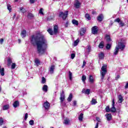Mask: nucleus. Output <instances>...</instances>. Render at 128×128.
I'll return each instance as SVG.
<instances>
[{
    "mask_svg": "<svg viewBox=\"0 0 128 128\" xmlns=\"http://www.w3.org/2000/svg\"><path fill=\"white\" fill-rule=\"evenodd\" d=\"M30 42L32 46H36L37 52L40 56L44 54L48 48V40L44 35L38 33L31 36Z\"/></svg>",
    "mask_w": 128,
    "mask_h": 128,
    "instance_id": "nucleus-1",
    "label": "nucleus"
},
{
    "mask_svg": "<svg viewBox=\"0 0 128 128\" xmlns=\"http://www.w3.org/2000/svg\"><path fill=\"white\" fill-rule=\"evenodd\" d=\"M106 65H104L102 66V68H101V80L102 82V80H104V76H106V72H108V70H106Z\"/></svg>",
    "mask_w": 128,
    "mask_h": 128,
    "instance_id": "nucleus-2",
    "label": "nucleus"
},
{
    "mask_svg": "<svg viewBox=\"0 0 128 128\" xmlns=\"http://www.w3.org/2000/svg\"><path fill=\"white\" fill-rule=\"evenodd\" d=\"M68 16V11H66L64 12H60L59 14L60 18H62L64 20H66Z\"/></svg>",
    "mask_w": 128,
    "mask_h": 128,
    "instance_id": "nucleus-3",
    "label": "nucleus"
},
{
    "mask_svg": "<svg viewBox=\"0 0 128 128\" xmlns=\"http://www.w3.org/2000/svg\"><path fill=\"white\" fill-rule=\"evenodd\" d=\"M116 46H118V48L120 50H124V48H126L124 43L122 41L118 42V45Z\"/></svg>",
    "mask_w": 128,
    "mask_h": 128,
    "instance_id": "nucleus-4",
    "label": "nucleus"
},
{
    "mask_svg": "<svg viewBox=\"0 0 128 128\" xmlns=\"http://www.w3.org/2000/svg\"><path fill=\"white\" fill-rule=\"evenodd\" d=\"M98 29L96 26H94L92 28V33L93 34H98Z\"/></svg>",
    "mask_w": 128,
    "mask_h": 128,
    "instance_id": "nucleus-5",
    "label": "nucleus"
},
{
    "mask_svg": "<svg viewBox=\"0 0 128 128\" xmlns=\"http://www.w3.org/2000/svg\"><path fill=\"white\" fill-rule=\"evenodd\" d=\"M114 22H118L120 26H124V22L120 20V18H117L114 20Z\"/></svg>",
    "mask_w": 128,
    "mask_h": 128,
    "instance_id": "nucleus-6",
    "label": "nucleus"
},
{
    "mask_svg": "<svg viewBox=\"0 0 128 128\" xmlns=\"http://www.w3.org/2000/svg\"><path fill=\"white\" fill-rule=\"evenodd\" d=\"M81 4H80V1H78V0H74V6L76 8H80V5Z\"/></svg>",
    "mask_w": 128,
    "mask_h": 128,
    "instance_id": "nucleus-7",
    "label": "nucleus"
},
{
    "mask_svg": "<svg viewBox=\"0 0 128 128\" xmlns=\"http://www.w3.org/2000/svg\"><path fill=\"white\" fill-rule=\"evenodd\" d=\"M112 107L110 108V112H116V107H114V99L112 100Z\"/></svg>",
    "mask_w": 128,
    "mask_h": 128,
    "instance_id": "nucleus-8",
    "label": "nucleus"
},
{
    "mask_svg": "<svg viewBox=\"0 0 128 128\" xmlns=\"http://www.w3.org/2000/svg\"><path fill=\"white\" fill-rule=\"evenodd\" d=\"M50 104L48 101H46V102H44V106L45 110H48V108H50Z\"/></svg>",
    "mask_w": 128,
    "mask_h": 128,
    "instance_id": "nucleus-9",
    "label": "nucleus"
},
{
    "mask_svg": "<svg viewBox=\"0 0 128 128\" xmlns=\"http://www.w3.org/2000/svg\"><path fill=\"white\" fill-rule=\"evenodd\" d=\"M60 100L61 102H62L64 100V90L62 91V92L60 94Z\"/></svg>",
    "mask_w": 128,
    "mask_h": 128,
    "instance_id": "nucleus-10",
    "label": "nucleus"
},
{
    "mask_svg": "<svg viewBox=\"0 0 128 128\" xmlns=\"http://www.w3.org/2000/svg\"><path fill=\"white\" fill-rule=\"evenodd\" d=\"M90 89H83L82 90V94H90Z\"/></svg>",
    "mask_w": 128,
    "mask_h": 128,
    "instance_id": "nucleus-11",
    "label": "nucleus"
},
{
    "mask_svg": "<svg viewBox=\"0 0 128 128\" xmlns=\"http://www.w3.org/2000/svg\"><path fill=\"white\" fill-rule=\"evenodd\" d=\"M86 28H82L80 30V36H82L86 34Z\"/></svg>",
    "mask_w": 128,
    "mask_h": 128,
    "instance_id": "nucleus-12",
    "label": "nucleus"
},
{
    "mask_svg": "<svg viewBox=\"0 0 128 128\" xmlns=\"http://www.w3.org/2000/svg\"><path fill=\"white\" fill-rule=\"evenodd\" d=\"M70 120L68 118H66L64 120V124H66V126H68V124H70Z\"/></svg>",
    "mask_w": 128,
    "mask_h": 128,
    "instance_id": "nucleus-13",
    "label": "nucleus"
},
{
    "mask_svg": "<svg viewBox=\"0 0 128 128\" xmlns=\"http://www.w3.org/2000/svg\"><path fill=\"white\" fill-rule=\"evenodd\" d=\"M105 38L107 42H112V39L110 38V36L108 34H106L105 36Z\"/></svg>",
    "mask_w": 128,
    "mask_h": 128,
    "instance_id": "nucleus-14",
    "label": "nucleus"
},
{
    "mask_svg": "<svg viewBox=\"0 0 128 128\" xmlns=\"http://www.w3.org/2000/svg\"><path fill=\"white\" fill-rule=\"evenodd\" d=\"M105 116H106L107 120H108V122H110V120H111L112 118V114H106Z\"/></svg>",
    "mask_w": 128,
    "mask_h": 128,
    "instance_id": "nucleus-15",
    "label": "nucleus"
},
{
    "mask_svg": "<svg viewBox=\"0 0 128 128\" xmlns=\"http://www.w3.org/2000/svg\"><path fill=\"white\" fill-rule=\"evenodd\" d=\"M102 20H104V15L102 14L99 15L97 18L98 22H102Z\"/></svg>",
    "mask_w": 128,
    "mask_h": 128,
    "instance_id": "nucleus-16",
    "label": "nucleus"
},
{
    "mask_svg": "<svg viewBox=\"0 0 128 128\" xmlns=\"http://www.w3.org/2000/svg\"><path fill=\"white\" fill-rule=\"evenodd\" d=\"M118 102H119L120 104H122V102H124V98L122 94H120L118 96Z\"/></svg>",
    "mask_w": 128,
    "mask_h": 128,
    "instance_id": "nucleus-17",
    "label": "nucleus"
},
{
    "mask_svg": "<svg viewBox=\"0 0 128 128\" xmlns=\"http://www.w3.org/2000/svg\"><path fill=\"white\" fill-rule=\"evenodd\" d=\"M88 80L90 84H94V76H92V75H90L89 76Z\"/></svg>",
    "mask_w": 128,
    "mask_h": 128,
    "instance_id": "nucleus-18",
    "label": "nucleus"
},
{
    "mask_svg": "<svg viewBox=\"0 0 128 128\" xmlns=\"http://www.w3.org/2000/svg\"><path fill=\"white\" fill-rule=\"evenodd\" d=\"M54 34H56L58 32V25H55L54 27Z\"/></svg>",
    "mask_w": 128,
    "mask_h": 128,
    "instance_id": "nucleus-19",
    "label": "nucleus"
},
{
    "mask_svg": "<svg viewBox=\"0 0 128 128\" xmlns=\"http://www.w3.org/2000/svg\"><path fill=\"white\" fill-rule=\"evenodd\" d=\"M98 58L100 60H104V54L102 52H100L98 54Z\"/></svg>",
    "mask_w": 128,
    "mask_h": 128,
    "instance_id": "nucleus-20",
    "label": "nucleus"
},
{
    "mask_svg": "<svg viewBox=\"0 0 128 128\" xmlns=\"http://www.w3.org/2000/svg\"><path fill=\"white\" fill-rule=\"evenodd\" d=\"M21 36L22 38H26V30H23L22 32H21Z\"/></svg>",
    "mask_w": 128,
    "mask_h": 128,
    "instance_id": "nucleus-21",
    "label": "nucleus"
},
{
    "mask_svg": "<svg viewBox=\"0 0 128 128\" xmlns=\"http://www.w3.org/2000/svg\"><path fill=\"white\" fill-rule=\"evenodd\" d=\"M0 74H1L2 76H4V68H2L0 66Z\"/></svg>",
    "mask_w": 128,
    "mask_h": 128,
    "instance_id": "nucleus-22",
    "label": "nucleus"
},
{
    "mask_svg": "<svg viewBox=\"0 0 128 128\" xmlns=\"http://www.w3.org/2000/svg\"><path fill=\"white\" fill-rule=\"evenodd\" d=\"M54 68L55 66L54 65H52L50 66V72L51 74H54Z\"/></svg>",
    "mask_w": 128,
    "mask_h": 128,
    "instance_id": "nucleus-23",
    "label": "nucleus"
},
{
    "mask_svg": "<svg viewBox=\"0 0 128 128\" xmlns=\"http://www.w3.org/2000/svg\"><path fill=\"white\" fill-rule=\"evenodd\" d=\"M18 106H20V102H18V101H15L13 104V106H14V108H18Z\"/></svg>",
    "mask_w": 128,
    "mask_h": 128,
    "instance_id": "nucleus-24",
    "label": "nucleus"
},
{
    "mask_svg": "<svg viewBox=\"0 0 128 128\" xmlns=\"http://www.w3.org/2000/svg\"><path fill=\"white\" fill-rule=\"evenodd\" d=\"M91 104H98V102L96 101V99H94L92 98V100L90 101Z\"/></svg>",
    "mask_w": 128,
    "mask_h": 128,
    "instance_id": "nucleus-25",
    "label": "nucleus"
},
{
    "mask_svg": "<svg viewBox=\"0 0 128 128\" xmlns=\"http://www.w3.org/2000/svg\"><path fill=\"white\" fill-rule=\"evenodd\" d=\"M72 98H74V96H72V94H70L68 98H67L68 102H70L72 100Z\"/></svg>",
    "mask_w": 128,
    "mask_h": 128,
    "instance_id": "nucleus-26",
    "label": "nucleus"
},
{
    "mask_svg": "<svg viewBox=\"0 0 128 128\" xmlns=\"http://www.w3.org/2000/svg\"><path fill=\"white\" fill-rule=\"evenodd\" d=\"M120 50V49L118 48V46H116V48L114 50V54L115 56H116V54H118V50Z\"/></svg>",
    "mask_w": 128,
    "mask_h": 128,
    "instance_id": "nucleus-27",
    "label": "nucleus"
},
{
    "mask_svg": "<svg viewBox=\"0 0 128 128\" xmlns=\"http://www.w3.org/2000/svg\"><path fill=\"white\" fill-rule=\"evenodd\" d=\"M48 85H44L42 87V90L45 92H48Z\"/></svg>",
    "mask_w": 128,
    "mask_h": 128,
    "instance_id": "nucleus-28",
    "label": "nucleus"
},
{
    "mask_svg": "<svg viewBox=\"0 0 128 128\" xmlns=\"http://www.w3.org/2000/svg\"><path fill=\"white\" fill-rule=\"evenodd\" d=\"M84 118V114L81 113L78 117V120L80 122H82V120Z\"/></svg>",
    "mask_w": 128,
    "mask_h": 128,
    "instance_id": "nucleus-29",
    "label": "nucleus"
},
{
    "mask_svg": "<svg viewBox=\"0 0 128 128\" xmlns=\"http://www.w3.org/2000/svg\"><path fill=\"white\" fill-rule=\"evenodd\" d=\"M86 18L88 20H92V17L90 16V14H86L85 15Z\"/></svg>",
    "mask_w": 128,
    "mask_h": 128,
    "instance_id": "nucleus-30",
    "label": "nucleus"
},
{
    "mask_svg": "<svg viewBox=\"0 0 128 128\" xmlns=\"http://www.w3.org/2000/svg\"><path fill=\"white\" fill-rule=\"evenodd\" d=\"M8 108H10V105L8 104L4 105L2 108L3 110H8Z\"/></svg>",
    "mask_w": 128,
    "mask_h": 128,
    "instance_id": "nucleus-31",
    "label": "nucleus"
},
{
    "mask_svg": "<svg viewBox=\"0 0 128 128\" xmlns=\"http://www.w3.org/2000/svg\"><path fill=\"white\" fill-rule=\"evenodd\" d=\"M48 32H49V34L51 35V36H53L54 34V31H52V30L51 28H48Z\"/></svg>",
    "mask_w": 128,
    "mask_h": 128,
    "instance_id": "nucleus-32",
    "label": "nucleus"
},
{
    "mask_svg": "<svg viewBox=\"0 0 128 128\" xmlns=\"http://www.w3.org/2000/svg\"><path fill=\"white\" fill-rule=\"evenodd\" d=\"M112 43L107 44L106 45V48L107 50H110V48H112Z\"/></svg>",
    "mask_w": 128,
    "mask_h": 128,
    "instance_id": "nucleus-33",
    "label": "nucleus"
},
{
    "mask_svg": "<svg viewBox=\"0 0 128 128\" xmlns=\"http://www.w3.org/2000/svg\"><path fill=\"white\" fill-rule=\"evenodd\" d=\"M86 75H83L82 78V80L84 84V82H86Z\"/></svg>",
    "mask_w": 128,
    "mask_h": 128,
    "instance_id": "nucleus-34",
    "label": "nucleus"
},
{
    "mask_svg": "<svg viewBox=\"0 0 128 128\" xmlns=\"http://www.w3.org/2000/svg\"><path fill=\"white\" fill-rule=\"evenodd\" d=\"M72 23L73 24H76V26H78V22L76 20H72Z\"/></svg>",
    "mask_w": 128,
    "mask_h": 128,
    "instance_id": "nucleus-35",
    "label": "nucleus"
},
{
    "mask_svg": "<svg viewBox=\"0 0 128 128\" xmlns=\"http://www.w3.org/2000/svg\"><path fill=\"white\" fill-rule=\"evenodd\" d=\"M104 42H102L100 44H99V48H103L104 46Z\"/></svg>",
    "mask_w": 128,
    "mask_h": 128,
    "instance_id": "nucleus-36",
    "label": "nucleus"
},
{
    "mask_svg": "<svg viewBox=\"0 0 128 128\" xmlns=\"http://www.w3.org/2000/svg\"><path fill=\"white\" fill-rule=\"evenodd\" d=\"M7 62H8V65L10 66V64H12V60L11 58H9L8 59Z\"/></svg>",
    "mask_w": 128,
    "mask_h": 128,
    "instance_id": "nucleus-37",
    "label": "nucleus"
},
{
    "mask_svg": "<svg viewBox=\"0 0 128 128\" xmlns=\"http://www.w3.org/2000/svg\"><path fill=\"white\" fill-rule=\"evenodd\" d=\"M78 42H80V39H77L74 42V46H78Z\"/></svg>",
    "mask_w": 128,
    "mask_h": 128,
    "instance_id": "nucleus-38",
    "label": "nucleus"
},
{
    "mask_svg": "<svg viewBox=\"0 0 128 128\" xmlns=\"http://www.w3.org/2000/svg\"><path fill=\"white\" fill-rule=\"evenodd\" d=\"M69 78L70 80H72V73L70 71L69 72Z\"/></svg>",
    "mask_w": 128,
    "mask_h": 128,
    "instance_id": "nucleus-39",
    "label": "nucleus"
},
{
    "mask_svg": "<svg viewBox=\"0 0 128 128\" xmlns=\"http://www.w3.org/2000/svg\"><path fill=\"white\" fill-rule=\"evenodd\" d=\"M46 78L44 77H42V84H46Z\"/></svg>",
    "mask_w": 128,
    "mask_h": 128,
    "instance_id": "nucleus-40",
    "label": "nucleus"
},
{
    "mask_svg": "<svg viewBox=\"0 0 128 128\" xmlns=\"http://www.w3.org/2000/svg\"><path fill=\"white\" fill-rule=\"evenodd\" d=\"M20 12L24 14V12H26V9L22 7H21L20 8Z\"/></svg>",
    "mask_w": 128,
    "mask_h": 128,
    "instance_id": "nucleus-41",
    "label": "nucleus"
},
{
    "mask_svg": "<svg viewBox=\"0 0 128 128\" xmlns=\"http://www.w3.org/2000/svg\"><path fill=\"white\" fill-rule=\"evenodd\" d=\"M4 124V118H0V126Z\"/></svg>",
    "mask_w": 128,
    "mask_h": 128,
    "instance_id": "nucleus-42",
    "label": "nucleus"
},
{
    "mask_svg": "<svg viewBox=\"0 0 128 128\" xmlns=\"http://www.w3.org/2000/svg\"><path fill=\"white\" fill-rule=\"evenodd\" d=\"M35 64H36V66H38V64H40V60L38 59H36L35 60Z\"/></svg>",
    "mask_w": 128,
    "mask_h": 128,
    "instance_id": "nucleus-43",
    "label": "nucleus"
},
{
    "mask_svg": "<svg viewBox=\"0 0 128 128\" xmlns=\"http://www.w3.org/2000/svg\"><path fill=\"white\" fill-rule=\"evenodd\" d=\"M106 112H110V106H107L106 108Z\"/></svg>",
    "mask_w": 128,
    "mask_h": 128,
    "instance_id": "nucleus-44",
    "label": "nucleus"
},
{
    "mask_svg": "<svg viewBox=\"0 0 128 128\" xmlns=\"http://www.w3.org/2000/svg\"><path fill=\"white\" fill-rule=\"evenodd\" d=\"M8 10L10 11V12H12V6H10V4H8Z\"/></svg>",
    "mask_w": 128,
    "mask_h": 128,
    "instance_id": "nucleus-45",
    "label": "nucleus"
},
{
    "mask_svg": "<svg viewBox=\"0 0 128 128\" xmlns=\"http://www.w3.org/2000/svg\"><path fill=\"white\" fill-rule=\"evenodd\" d=\"M15 68H16V63L12 64L11 66V68L12 70H14Z\"/></svg>",
    "mask_w": 128,
    "mask_h": 128,
    "instance_id": "nucleus-46",
    "label": "nucleus"
},
{
    "mask_svg": "<svg viewBox=\"0 0 128 128\" xmlns=\"http://www.w3.org/2000/svg\"><path fill=\"white\" fill-rule=\"evenodd\" d=\"M44 9L42 8H41L39 10V14H44Z\"/></svg>",
    "mask_w": 128,
    "mask_h": 128,
    "instance_id": "nucleus-47",
    "label": "nucleus"
},
{
    "mask_svg": "<svg viewBox=\"0 0 128 128\" xmlns=\"http://www.w3.org/2000/svg\"><path fill=\"white\" fill-rule=\"evenodd\" d=\"M29 124H30V126H34V120H30L29 122Z\"/></svg>",
    "mask_w": 128,
    "mask_h": 128,
    "instance_id": "nucleus-48",
    "label": "nucleus"
},
{
    "mask_svg": "<svg viewBox=\"0 0 128 128\" xmlns=\"http://www.w3.org/2000/svg\"><path fill=\"white\" fill-rule=\"evenodd\" d=\"M74 58H76V54L72 53L71 54V58L72 60H74Z\"/></svg>",
    "mask_w": 128,
    "mask_h": 128,
    "instance_id": "nucleus-49",
    "label": "nucleus"
},
{
    "mask_svg": "<svg viewBox=\"0 0 128 128\" xmlns=\"http://www.w3.org/2000/svg\"><path fill=\"white\" fill-rule=\"evenodd\" d=\"M34 16V14L32 13L28 14V18H32Z\"/></svg>",
    "mask_w": 128,
    "mask_h": 128,
    "instance_id": "nucleus-50",
    "label": "nucleus"
},
{
    "mask_svg": "<svg viewBox=\"0 0 128 128\" xmlns=\"http://www.w3.org/2000/svg\"><path fill=\"white\" fill-rule=\"evenodd\" d=\"M96 120H97V122H102V120H100V118L98 117H96Z\"/></svg>",
    "mask_w": 128,
    "mask_h": 128,
    "instance_id": "nucleus-51",
    "label": "nucleus"
},
{
    "mask_svg": "<svg viewBox=\"0 0 128 128\" xmlns=\"http://www.w3.org/2000/svg\"><path fill=\"white\" fill-rule=\"evenodd\" d=\"M72 106H76V100L73 101Z\"/></svg>",
    "mask_w": 128,
    "mask_h": 128,
    "instance_id": "nucleus-52",
    "label": "nucleus"
},
{
    "mask_svg": "<svg viewBox=\"0 0 128 128\" xmlns=\"http://www.w3.org/2000/svg\"><path fill=\"white\" fill-rule=\"evenodd\" d=\"M30 2L31 4H34L36 2V0H30Z\"/></svg>",
    "mask_w": 128,
    "mask_h": 128,
    "instance_id": "nucleus-53",
    "label": "nucleus"
},
{
    "mask_svg": "<svg viewBox=\"0 0 128 128\" xmlns=\"http://www.w3.org/2000/svg\"><path fill=\"white\" fill-rule=\"evenodd\" d=\"M28 113H26L25 114V116H24V120H26L28 119Z\"/></svg>",
    "mask_w": 128,
    "mask_h": 128,
    "instance_id": "nucleus-54",
    "label": "nucleus"
},
{
    "mask_svg": "<svg viewBox=\"0 0 128 128\" xmlns=\"http://www.w3.org/2000/svg\"><path fill=\"white\" fill-rule=\"evenodd\" d=\"M90 48H92L90 46H87V49L88 50V52H90Z\"/></svg>",
    "mask_w": 128,
    "mask_h": 128,
    "instance_id": "nucleus-55",
    "label": "nucleus"
},
{
    "mask_svg": "<svg viewBox=\"0 0 128 128\" xmlns=\"http://www.w3.org/2000/svg\"><path fill=\"white\" fill-rule=\"evenodd\" d=\"M86 64V60H84L82 68H84Z\"/></svg>",
    "mask_w": 128,
    "mask_h": 128,
    "instance_id": "nucleus-56",
    "label": "nucleus"
},
{
    "mask_svg": "<svg viewBox=\"0 0 128 128\" xmlns=\"http://www.w3.org/2000/svg\"><path fill=\"white\" fill-rule=\"evenodd\" d=\"M65 28H68V22L67 21L64 25Z\"/></svg>",
    "mask_w": 128,
    "mask_h": 128,
    "instance_id": "nucleus-57",
    "label": "nucleus"
},
{
    "mask_svg": "<svg viewBox=\"0 0 128 128\" xmlns=\"http://www.w3.org/2000/svg\"><path fill=\"white\" fill-rule=\"evenodd\" d=\"M125 88H128V82H126V85L125 86Z\"/></svg>",
    "mask_w": 128,
    "mask_h": 128,
    "instance_id": "nucleus-58",
    "label": "nucleus"
},
{
    "mask_svg": "<svg viewBox=\"0 0 128 128\" xmlns=\"http://www.w3.org/2000/svg\"><path fill=\"white\" fill-rule=\"evenodd\" d=\"M0 42L1 44H2V42H4V40L2 38H1L0 40Z\"/></svg>",
    "mask_w": 128,
    "mask_h": 128,
    "instance_id": "nucleus-59",
    "label": "nucleus"
},
{
    "mask_svg": "<svg viewBox=\"0 0 128 128\" xmlns=\"http://www.w3.org/2000/svg\"><path fill=\"white\" fill-rule=\"evenodd\" d=\"M95 128H98V122L96 123Z\"/></svg>",
    "mask_w": 128,
    "mask_h": 128,
    "instance_id": "nucleus-60",
    "label": "nucleus"
},
{
    "mask_svg": "<svg viewBox=\"0 0 128 128\" xmlns=\"http://www.w3.org/2000/svg\"><path fill=\"white\" fill-rule=\"evenodd\" d=\"M120 78V75H118L116 77V80H118Z\"/></svg>",
    "mask_w": 128,
    "mask_h": 128,
    "instance_id": "nucleus-61",
    "label": "nucleus"
},
{
    "mask_svg": "<svg viewBox=\"0 0 128 128\" xmlns=\"http://www.w3.org/2000/svg\"><path fill=\"white\" fill-rule=\"evenodd\" d=\"M16 14H14V16H13V20L16 18Z\"/></svg>",
    "mask_w": 128,
    "mask_h": 128,
    "instance_id": "nucleus-62",
    "label": "nucleus"
},
{
    "mask_svg": "<svg viewBox=\"0 0 128 128\" xmlns=\"http://www.w3.org/2000/svg\"><path fill=\"white\" fill-rule=\"evenodd\" d=\"M96 14V12L92 11V14Z\"/></svg>",
    "mask_w": 128,
    "mask_h": 128,
    "instance_id": "nucleus-63",
    "label": "nucleus"
},
{
    "mask_svg": "<svg viewBox=\"0 0 128 128\" xmlns=\"http://www.w3.org/2000/svg\"><path fill=\"white\" fill-rule=\"evenodd\" d=\"M2 128H8L6 126H4Z\"/></svg>",
    "mask_w": 128,
    "mask_h": 128,
    "instance_id": "nucleus-64",
    "label": "nucleus"
}]
</instances>
